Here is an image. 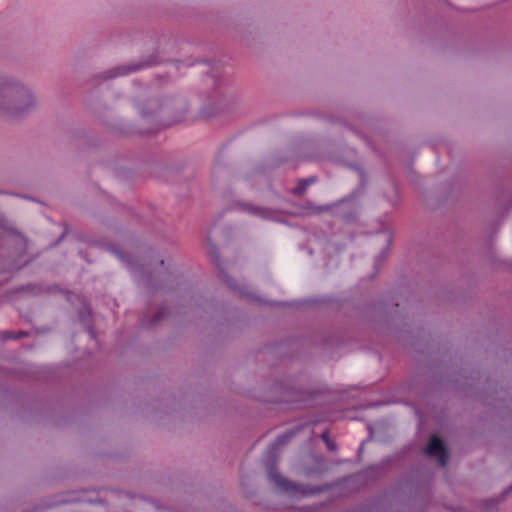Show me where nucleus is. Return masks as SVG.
Returning <instances> with one entry per match:
<instances>
[{"mask_svg":"<svg viewBox=\"0 0 512 512\" xmlns=\"http://www.w3.org/2000/svg\"><path fill=\"white\" fill-rule=\"evenodd\" d=\"M166 314V311L165 309H160L156 314L155 316L153 317L152 319V323L151 324H156L158 323L160 320H162L164 318Z\"/></svg>","mask_w":512,"mask_h":512,"instance_id":"6e6552de","label":"nucleus"},{"mask_svg":"<svg viewBox=\"0 0 512 512\" xmlns=\"http://www.w3.org/2000/svg\"><path fill=\"white\" fill-rule=\"evenodd\" d=\"M28 333L25 331H19L17 333H14L12 331H4L0 334V338L2 340H9V339H20L23 337H27Z\"/></svg>","mask_w":512,"mask_h":512,"instance_id":"0eeeda50","label":"nucleus"},{"mask_svg":"<svg viewBox=\"0 0 512 512\" xmlns=\"http://www.w3.org/2000/svg\"><path fill=\"white\" fill-rule=\"evenodd\" d=\"M322 438H323L324 441H326V443L329 442V436H328L327 432L322 434Z\"/></svg>","mask_w":512,"mask_h":512,"instance_id":"1a4fd4ad","label":"nucleus"},{"mask_svg":"<svg viewBox=\"0 0 512 512\" xmlns=\"http://www.w3.org/2000/svg\"><path fill=\"white\" fill-rule=\"evenodd\" d=\"M143 66L144 65H142V64H136L133 66H120V67H117L114 71H112V74L110 75V77H115L117 75H125L132 71L138 70V69L142 68Z\"/></svg>","mask_w":512,"mask_h":512,"instance_id":"423d86ee","label":"nucleus"},{"mask_svg":"<svg viewBox=\"0 0 512 512\" xmlns=\"http://www.w3.org/2000/svg\"><path fill=\"white\" fill-rule=\"evenodd\" d=\"M240 208L245 212L265 219L270 218L272 213L271 209L269 208L253 205L250 203H242L240 204Z\"/></svg>","mask_w":512,"mask_h":512,"instance_id":"20e7f679","label":"nucleus"},{"mask_svg":"<svg viewBox=\"0 0 512 512\" xmlns=\"http://www.w3.org/2000/svg\"><path fill=\"white\" fill-rule=\"evenodd\" d=\"M22 97L25 98V100H24L25 106L22 105V100L20 99V97H14L16 103L11 108V111H12L13 114H18L19 112L23 111L25 108L30 106V104H31V95L29 93H27V92H24L22 94Z\"/></svg>","mask_w":512,"mask_h":512,"instance_id":"39448f33","label":"nucleus"},{"mask_svg":"<svg viewBox=\"0 0 512 512\" xmlns=\"http://www.w3.org/2000/svg\"><path fill=\"white\" fill-rule=\"evenodd\" d=\"M316 182V176L298 179L296 186L291 190V194L296 197H302L306 194L308 187Z\"/></svg>","mask_w":512,"mask_h":512,"instance_id":"7ed1b4c3","label":"nucleus"},{"mask_svg":"<svg viewBox=\"0 0 512 512\" xmlns=\"http://www.w3.org/2000/svg\"><path fill=\"white\" fill-rule=\"evenodd\" d=\"M425 452L430 456L437 457L439 463L442 466L446 465L448 454L443 442L437 436L434 435L430 438L429 444L426 447Z\"/></svg>","mask_w":512,"mask_h":512,"instance_id":"f03ea898","label":"nucleus"},{"mask_svg":"<svg viewBox=\"0 0 512 512\" xmlns=\"http://www.w3.org/2000/svg\"><path fill=\"white\" fill-rule=\"evenodd\" d=\"M327 444H328V446H329L331 449H334V445H333L332 443H330V441H329V442H327Z\"/></svg>","mask_w":512,"mask_h":512,"instance_id":"9d476101","label":"nucleus"},{"mask_svg":"<svg viewBox=\"0 0 512 512\" xmlns=\"http://www.w3.org/2000/svg\"><path fill=\"white\" fill-rule=\"evenodd\" d=\"M338 203H331L326 205H316L311 201L306 202L304 205L299 206V211L294 213V216L305 217L312 215H319L325 212L332 211Z\"/></svg>","mask_w":512,"mask_h":512,"instance_id":"f257e3e1","label":"nucleus"}]
</instances>
